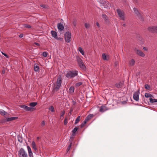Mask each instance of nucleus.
Masks as SVG:
<instances>
[{"label": "nucleus", "mask_w": 157, "mask_h": 157, "mask_svg": "<svg viewBox=\"0 0 157 157\" xmlns=\"http://www.w3.org/2000/svg\"><path fill=\"white\" fill-rule=\"evenodd\" d=\"M78 129V128L77 127H75L74 128L72 131L73 134H75V133L77 131Z\"/></svg>", "instance_id": "33"}, {"label": "nucleus", "mask_w": 157, "mask_h": 157, "mask_svg": "<svg viewBox=\"0 0 157 157\" xmlns=\"http://www.w3.org/2000/svg\"><path fill=\"white\" fill-rule=\"evenodd\" d=\"M78 51H79L80 53L83 55H84V52L83 51V50L82 48L81 47H79L78 49Z\"/></svg>", "instance_id": "26"}, {"label": "nucleus", "mask_w": 157, "mask_h": 157, "mask_svg": "<svg viewBox=\"0 0 157 157\" xmlns=\"http://www.w3.org/2000/svg\"><path fill=\"white\" fill-rule=\"evenodd\" d=\"M74 86H71L70 87L69 89V92L70 94H72L74 91Z\"/></svg>", "instance_id": "22"}, {"label": "nucleus", "mask_w": 157, "mask_h": 157, "mask_svg": "<svg viewBox=\"0 0 157 157\" xmlns=\"http://www.w3.org/2000/svg\"><path fill=\"white\" fill-rule=\"evenodd\" d=\"M134 10L135 13L136 14L137 16L138 17V18L140 19H141V20H143L141 15L139 13V11L138 10L137 8H134Z\"/></svg>", "instance_id": "12"}, {"label": "nucleus", "mask_w": 157, "mask_h": 157, "mask_svg": "<svg viewBox=\"0 0 157 157\" xmlns=\"http://www.w3.org/2000/svg\"><path fill=\"white\" fill-rule=\"evenodd\" d=\"M37 139H39V137H37Z\"/></svg>", "instance_id": "52"}, {"label": "nucleus", "mask_w": 157, "mask_h": 157, "mask_svg": "<svg viewBox=\"0 0 157 157\" xmlns=\"http://www.w3.org/2000/svg\"><path fill=\"white\" fill-rule=\"evenodd\" d=\"M18 141L20 143H22V140L21 138L18 139Z\"/></svg>", "instance_id": "45"}, {"label": "nucleus", "mask_w": 157, "mask_h": 157, "mask_svg": "<svg viewBox=\"0 0 157 157\" xmlns=\"http://www.w3.org/2000/svg\"><path fill=\"white\" fill-rule=\"evenodd\" d=\"M40 6L43 8H45L46 7V6L45 5H41Z\"/></svg>", "instance_id": "44"}, {"label": "nucleus", "mask_w": 157, "mask_h": 157, "mask_svg": "<svg viewBox=\"0 0 157 157\" xmlns=\"http://www.w3.org/2000/svg\"><path fill=\"white\" fill-rule=\"evenodd\" d=\"M64 36L66 41L67 43L70 42L71 38V33L68 32H67L65 33Z\"/></svg>", "instance_id": "6"}, {"label": "nucleus", "mask_w": 157, "mask_h": 157, "mask_svg": "<svg viewBox=\"0 0 157 157\" xmlns=\"http://www.w3.org/2000/svg\"><path fill=\"white\" fill-rule=\"evenodd\" d=\"M31 144L32 148L34 151L36 152L37 151V148L35 142L34 141H32Z\"/></svg>", "instance_id": "14"}, {"label": "nucleus", "mask_w": 157, "mask_h": 157, "mask_svg": "<svg viewBox=\"0 0 157 157\" xmlns=\"http://www.w3.org/2000/svg\"><path fill=\"white\" fill-rule=\"evenodd\" d=\"M37 104V103L36 102H33L30 103L29 104V105L30 106L34 107Z\"/></svg>", "instance_id": "24"}, {"label": "nucleus", "mask_w": 157, "mask_h": 157, "mask_svg": "<svg viewBox=\"0 0 157 157\" xmlns=\"http://www.w3.org/2000/svg\"><path fill=\"white\" fill-rule=\"evenodd\" d=\"M19 157H28V154L23 148H21L18 151Z\"/></svg>", "instance_id": "3"}, {"label": "nucleus", "mask_w": 157, "mask_h": 157, "mask_svg": "<svg viewBox=\"0 0 157 157\" xmlns=\"http://www.w3.org/2000/svg\"><path fill=\"white\" fill-rule=\"evenodd\" d=\"M135 52L137 55L141 57H143L145 56V54L141 51L139 50H136Z\"/></svg>", "instance_id": "13"}, {"label": "nucleus", "mask_w": 157, "mask_h": 157, "mask_svg": "<svg viewBox=\"0 0 157 157\" xmlns=\"http://www.w3.org/2000/svg\"><path fill=\"white\" fill-rule=\"evenodd\" d=\"M93 116V114H90L88 116L86 117V119H87L88 121H89L92 117Z\"/></svg>", "instance_id": "29"}, {"label": "nucleus", "mask_w": 157, "mask_h": 157, "mask_svg": "<svg viewBox=\"0 0 157 157\" xmlns=\"http://www.w3.org/2000/svg\"><path fill=\"white\" fill-rule=\"evenodd\" d=\"M41 125L42 127H43L45 125V122L44 121H43L41 122Z\"/></svg>", "instance_id": "42"}, {"label": "nucleus", "mask_w": 157, "mask_h": 157, "mask_svg": "<svg viewBox=\"0 0 157 157\" xmlns=\"http://www.w3.org/2000/svg\"><path fill=\"white\" fill-rule=\"evenodd\" d=\"M0 113L2 115H6L8 114V113L2 109L0 110Z\"/></svg>", "instance_id": "23"}, {"label": "nucleus", "mask_w": 157, "mask_h": 157, "mask_svg": "<svg viewBox=\"0 0 157 157\" xmlns=\"http://www.w3.org/2000/svg\"><path fill=\"white\" fill-rule=\"evenodd\" d=\"M57 27L59 30L62 31L64 29V26L61 23H59L57 24Z\"/></svg>", "instance_id": "15"}, {"label": "nucleus", "mask_w": 157, "mask_h": 157, "mask_svg": "<svg viewBox=\"0 0 157 157\" xmlns=\"http://www.w3.org/2000/svg\"><path fill=\"white\" fill-rule=\"evenodd\" d=\"M80 116H78L75 119V124H76L78 123L80 121Z\"/></svg>", "instance_id": "27"}, {"label": "nucleus", "mask_w": 157, "mask_h": 157, "mask_svg": "<svg viewBox=\"0 0 157 157\" xmlns=\"http://www.w3.org/2000/svg\"><path fill=\"white\" fill-rule=\"evenodd\" d=\"M78 75V71H67L66 76L69 79L72 78Z\"/></svg>", "instance_id": "1"}, {"label": "nucleus", "mask_w": 157, "mask_h": 157, "mask_svg": "<svg viewBox=\"0 0 157 157\" xmlns=\"http://www.w3.org/2000/svg\"><path fill=\"white\" fill-rule=\"evenodd\" d=\"M102 17L103 18L105 19V21L106 23H108L109 22V20L107 16L105 14H102Z\"/></svg>", "instance_id": "21"}, {"label": "nucleus", "mask_w": 157, "mask_h": 157, "mask_svg": "<svg viewBox=\"0 0 157 157\" xmlns=\"http://www.w3.org/2000/svg\"><path fill=\"white\" fill-rule=\"evenodd\" d=\"M103 59L104 60H108L109 59V55H106L105 53H103L102 55Z\"/></svg>", "instance_id": "19"}, {"label": "nucleus", "mask_w": 157, "mask_h": 157, "mask_svg": "<svg viewBox=\"0 0 157 157\" xmlns=\"http://www.w3.org/2000/svg\"><path fill=\"white\" fill-rule=\"evenodd\" d=\"M34 71L36 72H38L39 70V67L37 65L35 66L34 67Z\"/></svg>", "instance_id": "25"}, {"label": "nucleus", "mask_w": 157, "mask_h": 157, "mask_svg": "<svg viewBox=\"0 0 157 157\" xmlns=\"http://www.w3.org/2000/svg\"><path fill=\"white\" fill-rule=\"evenodd\" d=\"M82 82H78L77 83L75 84V86L77 87H78V86H80L81 85H82Z\"/></svg>", "instance_id": "34"}, {"label": "nucleus", "mask_w": 157, "mask_h": 157, "mask_svg": "<svg viewBox=\"0 0 157 157\" xmlns=\"http://www.w3.org/2000/svg\"><path fill=\"white\" fill-rule=\"evenodd\" d=\"M148 30L153 33H156V26L149 27L147 29Z\"/></svg>", "instance_id": "10"}, {"label": "nucleus", "mask_w": 157, "mask_h": 157, "mask_svg": "<svg viewBox=\"0 0 157 157\" xmlns=\"http://www.w3.org/2000/svg\"><path fill=\"white\" fill-rule=\"evenodd\" d=\"M78 64L80 68L83 70H85L86 68V67L84 63L82 61V59L79 58L78 60Z\"/></svg>", "instance_id": "9"}, {"label": "nucleus", "mask_w": 157, "mask_h": 157, "mask_svg": "<svg viewBox=\"0 0 157 157\" xmlns=\"http://www.w3.org/2000/svg\"><path fill=\"white\" fill-rule=\"evenodd\" d=\"M96 24V25H97V26L98 27H100V25H99V23H98V22H97Z\"/></svg>", "instance_id": "48"}, {"label": "nucleus", "mask_w": 157, "mask_h": 157, "mask_svg": "<svg viewBox=\"0 0 157 157\" xmlns=\"http://www.w3.org/2000/svg\"><path fill=\"white\" fill-rule=\"evenodd\" d=\"M135 63V61L133 59H131L129 62V64L131 66H133Z\"/></svg>", "instance_id": "28"}, {"label": "nucleus", "mask_w": 157, "mask_h": 157, "mask_svg": "<svg viewBox=\"0 0 157 157\" xmlns=\"http://www.w3.org/2000/svg\"><path fill=\"white\" fill-rule=\"evenodd\" d=\"M18 119L17 117H11L8 118L6 119L7 121H12L13 120H16Z\"/></svg>", "instance_id": "20"}, {"label": "nucleus", "mask_w": 157, "mask_h": 157, "mask_svg": "<svg viewBox=\"0 0 157 157\" xmlns=\"http://www.w3.org/2000/svg\"><path fill=\"white\" fill-rule=\"evenodd\" d=\"M24 27L25 28H31V26L27 24H25L24 25Z\"/></svg>", "instance_id": "36"}, {"label": "nucleus", "mask_w": 157, "mask_h": 157, "mask_svg": "<svg viewBox=\"0 0 157 157\" xmlns=\"http://www.w3.org/2000/svg\"><path fill=\"white\" fill-rule=\"evenodd\" d=\"M144 87L145 89L147 90H150V86L148 84H146L145 85Z\"/></svg>", "instance_id": "32"}, {"label": "nucleus", "mask_w": 157, "mask_h": 157, "mask_svg": "<svg viewBox=\"0 0 157 157\" xmlns=\"http://www.w3.org/2000/svg\"><path fill=\"white\" fill-rule=\"evenodd\" d=\"M20 107L21 108H23L25 110L27 111H33V108L31 107H29L26 105H20Z\"/></svg>", "instance_id": "8"}, {"label": "nucleus", "mask_w": 157, "mask_h": 157, "mask_svg": "<svg viewBox=\"0 0 157 157\" xmlns=\"http://www.w3.org/2000/svg\"><path fill=\"white\" fill-rule=\"evenodd\" d=\"M35 44L36 45H37V46H39V45H40V44H39V43H36V42H35Z\"/></svg>", "instance_id": "49"}, {"label": "nucleus", "mask_w": 157, "mask_h": 157, "mask_svg": "<svg viewBox=\"0 0 157 157\" xmlns=\"http://www.w3.org/2000/svg\"><path fill=\"white\" fill-rule=\"evenodd\" d=\"M88 121L87 120V119L86 118L85 119L84 121L82 123V126H84Z\"/></svg>", "instance_id": "31"}, {"label": "nucleus", "mask_w": 157, "mask_h": 157, "mask_svg": "<svg viewBox=\"0 0 157 157\" xmlns=\"http://www.w3.org/2000/svg\"><path fill=\"white\" fill-rule=\"evenodd\" d=\"M71 145H72V143H71L69 145V146H68V147H67V151H68L71 148Z\"/></svg>", "instance_id": "40"}, {"label": "nucleus", "mask_w": 157, "mask_h": 157, "mask_svg": "<svg viewBox=\"0 0 157 157\" xmlns=\"http://www.w3.org/2000/svg\"><path fill=\"white\" fill-rule=\"evenodd\" d=\"M122 25H123V26H125V25H126V24H124Z\"/></svg>", "instance_id": "50"}, {"label": "nucleus", "mask_w": 157, "mask_h": 157, "mask_svg": "<svg viewBox=\"0 0 157 157\" xmlns=\"http://www.w3.org/2000/svg\"><path fill=\"white\" fill-rule=\"evenodd\" d=\"M137 0H134V2H136V3H137Z\"/></svg>", "instance_id": "51"}, {"label": "nucleus", "mask_w": 157, "mask_h": 157, "mask_svg": "<svg viewBox=\"0 0 157 157\" xmlns=\"http://www.w3.org/2000/svg\"><path fill=\"white\" fill-rule=\"evenodd\" d=\"M85 27L86 29L90 27V25L89 24H87V23H85Z\"/></svg>", "instance_id": "37"}, {"label": "nucleus", "mask_w": 157, "mask_h": 157, "mask_svg": "<svg viewBox=\"0 0 157 157\" xmlns=\"http://www.w3.org/2000/svg\"><path fill=\"white\" fill-rule=\"evenodd\" d=\"M156 33H157V26H156Z\"/></svg>", "instance_id": "53"}, {"label": "nucleus", "mask_w": 157, "mask_h": 157, "mask_svg": "<svg viewBox=\"0 0 157 157\" xmlns=\"http://www.w3.org/2000/svg\"><path fill=\"white\" fill-rule=\"evenodd\" d=\"M51 33L53 37L55 38H57V33L56 32L52 30L51 31Z\"/></svg>", "instance_id": "18"}, {"label": "nucleus", "mask_w": 157, "mask_h": 157, "mask_svg": "<svg viewBox=\"0 0 157 157\" xmlns=\"http://www.w3.org/2000/svg\"><path fill=\"white\" fill-rule=\"evenodd\" d=\"M67 122H67V118H65V119H64V124L65 125L67 124Z\"/></svg>", "instance_id": "38"}, {"label": "nucleus", "mask_w": 157, "mask_h": 157, "mask_svg": "<svg viewBox=\"0 0 157 157\" xmlns=\"http://www.w3.org/2000/svg\"><path fill=\"white\" fill-rule=\"evenodd\" d=\"M65 113V112L64 111H63V112H62V113L60 115V118H61L62 117H63V115H64Z\"/></svg>", "instance_id": "39"}, {"label": "nucleus", "mask_w": 157, "mask_h": 157, "mask_svg": "<svg viewBox=\"0 0 157 157\" xmlns=\"http://www.w3.org/2000/svg\"><path fill=\"white\" fill-rule=\"evenodd\" d=\"M144 96L146 98H150L149 99V101L151 103H154L157 102V99H153L151 97H153V96L149 93H145Z\"/></svg>", "instance_id": "4"}, {"label": "nucleus", "mask_w": 157, "mask_h": 157, "mask_svg": "<svg viewBox=\"0 0 157 157\" xmlns=\"http://www.w3.org/2000/svg\"><path fill=\"white\" fill-rule=\"evenodd\" d=\"M116 10L117 13L118 15L120 18L121 20L124 21L125 19L124 13V12L123 11H121L119 9H117Z\"/></svg>", "instance_id": "5"}, {"label": "nucleus", "mask_w": 157, "mask_h": 157, "mask_svg": "<svg viewBox=\"0 0 157 157\" xmlns=\"http://www.w3.org/2000/svg\"><path fill=\"white\" fill-rule=\"evenodd\" d=\"M107 108L105 106H101L100 109V111L101 112H103L107 110Z\"/></svg>", "instance_id": "17"}, {"label": "nucleus", "mask_w": 157, "mask_h": 157, "mask_svg": "<svg viewBox=\"0 0 157 157\" xmlns=\"http://www.w3.org/2000/svg\"><path fill=\"white\" fill-rule=\"evenodd\" d=\"M62 83V80L60 78H58L57 80L56 84H54L53 86V89L54 91H57L60 88Z\"/></svg>", "instance_id": "2"}, {"label": "nucleus", "mask_w": 157, "mask_h": 157, "mask_svg": "<svg viewBox=\"0 0 157 157\" xmlns=\"http://www.w3.org/2000/svg\"><path fill=\"white\" fill-rule=\"evenodd\" d=\"M124 84L123 82H120L118 83H117L115 84V86L116 87L118 88H121Z\"/></svg>", "instance_id": "16"}, {"label": "nucleus", "mask_w": 157, "mask_h": 157, "mask_svg": "<svg viewBox=\"0 0 157 157\" xmlns=\"http://www.w3.org/2000/svg\"><path fill=\"white\" fill-rule=\"evenodd\" d=\"M56 39H57V40H60L61 41H62L63 40V38H61V37H58L57 36V38H56Z\"/></svg>", "instance_id": "41"}, {"label": "nucleus", "mask_w": 157, "mask_h": 157, "mask_svg": "<svg viewBox=\"0 0 157 157\" xmlns=\"http://www.w3.org/2000/svg\"><path fill=\"white\" fill-rule=\"evenodd\" d=\"M43 56L44 57H46L48 56V53L47 52H44L43 53Z\"/></svg>", "instance_id": "35"}, {"label": "nucleus", "mask_w": 157, "mask_h": 157, "mask_svg": "<svg viewBox=\"0 0 157 157\" xmlns=\"http://www.w3.org/2000/svg\"><path fill=\"white\" fill-rule=\"evenodd\" d=\"M27 148L29 157H33V153L30 147L28 145L27 146Z\"/></svg>", "instance_id": "11"}, {"label": "nucleus", "mask_w": 157, "mask_h": 157, "mask_svg": "<svg viewBox=\"0 0 157 157\" xmlns=\"http://www.w3.org/2000/svg\"><path fill=\"white\" fill-rule=\"evenodd\" d=\"M49 110L52 112H55V109L53 106H51L49 108Z\"/></svg>", "instance_id": "30"}, {"label": "nucleus", "mask_w": 157, "mask_h": 157, "mask_svg": "<svg viewBox=\"0 0 157 157\" xmlns=\"http://www.w3.org/2000/svg\"><path fill=\"white\" fill-rule=\"evenodd\" d=\"M143 49L144 51H147V48L145 47L143 48Z\"/></svg>", "instance_id": "47"}, {"label": "nucleus", "mask_w": 157, "mask_h": 157, "mask_svg": "<svg viewBox=\"0 0 157 157\" xmlns=\"http://www.w3.org/2000/svg\"><path fill=\"white\" fill-rule=\"evenodd\" d=\"M140 94V90L138 89L137 91L135 92L133 95V98L136 101H138L139 100V95Z\"/></svg>", "instance_id": "7"}, {"label": "nucleus", "mask_w": 157, "mask_h": 157, "mask_svg": "<svg viewBox=\"0 0 157 157\" xmlns=\"http://www.w3.org/2000/svg\"><path fill=\"white\" fill-rule=\"evenodd\" d=\"M23 36V34H21L19 35V37L20 38H22Z\"/></svg>", "instance_id": "46"}, {"label": "nucleus", "mask_w": 157, "mask_h": 157, "mask_svg": "<svg viewBox=\"0 0 157 157\" xmlns=\"http://www.w3.org/2000/svg\"><path fill=\"white\" fill-rule=\"evenodd\" d=\"M2 54H3V55H4L5 56H6V58H9V56H8L7 55H6V54L5 53H3V52H2Z\"/></svg>", "instance_id": "43"}]
</instances>
